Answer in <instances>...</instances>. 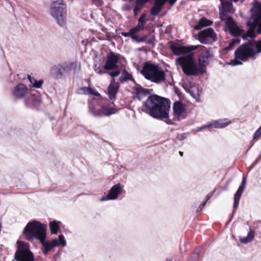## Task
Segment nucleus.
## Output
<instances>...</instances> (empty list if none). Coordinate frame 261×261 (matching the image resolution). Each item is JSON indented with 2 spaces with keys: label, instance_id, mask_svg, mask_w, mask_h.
Masks as SVG:
<instances>
[{
  "label": "nucleus",
  "instance_id": "24",
  "mask_svg": "<svg viewBox=\"0 0 261 261\" xmlns=\"http://www.w3.org/2000/svg\"><path fill=\"white\" fill-rule=\"evenodd\" d=\"M229 123V122L227 121V119H220L214 121L211 123L212 127L220 128L226 127Z\"/></svg>",
  "mask_w": 261,
  "mask_h": 261
},
{
  "label": "nucleus",
  "instance_id": "26",
  "mask_svg": "<svg viewBox=\"0 0 261 261\" xmlns=\"http://www.w3.org/2000/svg\"><path fill=\"white\" fill-rule=\"evenodd\" d=\"M39 100L38 97L31 96L28 97L25 100V105L29 108H32L36 103H37Z\"/></svg>",
  "mask_w": 261,
  "mask_h": 261
},
{
  "label": "nucleus",
  "instance_id": "37",
  "mask_svg": "<svg viewBox=\"0 0 261 261\" xmlns=\"http://www.w3.org/2000/svg\"><path fill=\"white\" fill-rule=\"evenodd\" d=\"M92 91V88L90 87H84L78 89L79 94H89Z\"/></svg>",
  "mask_w": 261,
  "mask_h": 261
},
{
  "label": "nucleus",
  "instance_id": "21",
  "mask_svg": "<svg viewBox=\"0 0 261 261\" xmlns=\"http://www.w3.org/2000/svg\"><path fill=\"white\" fill-rule=\"evenodd\" d=\"M146 17V14L141 15L138 19V24L134 28H132V31H134L136 34L140 31H143L147 20Z\"/></svg>",
  "mask_w": 261,
  "mask_h": 261
},
{
  "label": "nucleus",
  "instance_id": "28",
  "mask_svg": "<svg viewBox=\"0 0 261 261\" xmlns=\"http://www.w3.org/2000/svg\"><path fill=\"white\" fill-rule=\"evenodd\" d=\"M122 75L123 76H121L119 79V81L121 83H122L127 81H131L135 82V80L133 78L132 75L126 70H124L122 72Z\"/></svg>",
  "mask_w": 261,
  "mask_h": 261
},
{
  "label": "nucleus",
  "instance_id": "57",
  "mask_svg": "<svg viewBox=\"0 0 261 261\" xmlns=\"http://www.w3.org/2000/svg\"><path fill=\"white\" fill-rule=\"evenodd\" d=\"M255 140H252L251 142V145L249 149H248V150H247V152H248V150H249V149L252 147V146L253 145L254 143L255 142Z\"/></svg>",
  "mask_w": 261,
  "mask_h": 261
},
{
  "label": "nucleus",
  "instance_id": "30",
  "mask_svg": "<svg viewBox=\"0 0 261 261\" xmlns=\"http://www.w3.org/2000/svg\"><path fill=\"white\" fill-rule=\"evenodd\" d=\"M134 90L137 93L138 95H143V96H146L150 94V90L148 89H145L142 87L140 86L138 87H135L134 88Z\"/></svg>",
  "mask_w": 261,
  "mask_h": 261
},
{
  "label": "nucleus",
  "instance_id": "49",
  "mask_svg": "<svg viewBox=\"0 0 261 261\" xmlns=\"http://www.w3.org/2000/svg\"><path fill=\"white\" fill-rule=\"evenodd\" d=\"M90 95L96 96H100V94L98 92H97L96 90H94L92 89V91L90 92Z\"/></svg>",
  "mask_w": 261,
  "mask_h": 261
},
{
  "label": "nucleus",
  "instance_id": "8",
  "mask_svg": "<svg viewBox=\"0 0 261 261\" xmlns=\"http://www.w3.org/2000/svg\"><path fill=\"white\" fill-rule=\"evenodd\" d=\"M17 247L13 261H35L33 253L30 250L29 243L18 241Z\"/></svg>",
  "mask_w": 261,
  "mask_h": 261
},
{
  "label": "nucleus",
  "instance_id": "34",
  "mask_svg": "<svg viewBox=\"0 0 261 261\" xmlns=\"http://www.w3.org/2000/svg\"><path fill=\"white\" fill-rule=\"evenodd\" d=\"M88 107L89 112L91 113L94 117H99V109L96 110L92 103H89Z\"/></svg>",
  "mask_w": 261,
  "mask_h": 261
},
{
  "label": "nucleus",
  "instance_id": "2",
  "mask_svg": "<svg viewBox=\"0 0 261 261\" xmlns=\"http://www.w3.org/2000/svg\"><path fill=\"white\" fill-rule=\"evenodd\" d=\"M143 111L154 119L163 120L169 117L170 101L156 94L150 95L143 102Z\"/></svg>",
  "mask_w": 261,
  "mask_h": 261
},
{
  "label": "nucleus",
  "instance_id": "51",
  "mask_svg": "<svg viewBox=\"0 0 261 261\" xmlns=\"http://www.w3.org/2000/svg\"><path fill=\"white\" fill-rule=\"evenodd\" d=\"M164 120H165V122H166V124L168 125H173L174 124L172 120L169 119V118L167 119H164Z\"/></svg>",
  "mask_w": 261,
  "mask_h": 261
},
{
  "label": "nucleus",
  "instance_id": "44",
  "mask_svg": "<svg viewBox=\"0 0 261 261\" xmlns=\"http://www.w3.org/2000/svg\"><path fill=\"white\" fill-rule=\"evenodd\" d=\"M94 70L99 74H102L105 73V71H103L100 69H99V66H97V64L94 65Z\"/></svg>",
  "mask_w": 261,
  "mask_h": 261
},
{
  "label": "nucleus",
  "instance_id": "27",
  "mask_svg": "<svg viewBox=\"0 0 261 261\" xmlns=\"http://www.w3.org/2000/svg\"><path fill=\"white\" fill-rule=\"evenodd\" d=\"M230 32V33L234 36L237 37H241L242 38L243 35H244L245 33H243V31L240 29L237 25H234L232 28L228 29Z\"/></svg>",
  "mask_w": 261,
  "mask_h": 261
},
{
  "label": "nucleus",
  "instance_id": "13",
  "mask_svg": "<svg viewBox=\"0 0 261 261\" xmlns=\"http://www.w3.org/2000/svg\"><path fill=\"white\" fill-rule=\"evenodd\" d=\"M173 110L175 120L179 121L181 119L186 118V106L181 101H176L174 102L173 106Z\"/></svg>",
  "mask_w": 261,
  "mask_h": 261
},
{
  "label": "nucleus",
  "instance_id": "39",
  "mask_svg": "<svg viewBox=\"0 0 261 261\" xmlns=\"http://www.w3.org/2000/svg\"><path fill=\"white\" fill-rule=\"evenodd\" d=\"M146 38V36L138 38V37L136 34L135 36L132 37V40H135L137 42H145Z\"/></svg>",
  "mask_w": 261,
  "mask_h": 261
},
{
  "label": "nucleus",
  "instance_id": "54",
  "mask_svg": "<svg viewBox=\"0 0 261 261\" xmlns=\"http://www.w3.org/2000/svg\"><path fill=\"white\" fill-rule=\"evenodd\" d=\"M212 194H208L205 197V201L207 202V200L210 198V197L212 196Z\"/></svg>",
  "mask_w": 261,
  "mask_h": 261
},
{
  "label": "nucleus",
  "instance_id": "38",
  "mask_svg": "<svg viewBox=\"0 0 261 261\" xmlns=\"http://www.w3.org/2000/svg\"><path fill=\"white\" fill-rule=\"evenodd\" d=\"M240 198H241V197H239V196H237L234 195L232 215L234 214V213H235V212L239 205Z\"/></svg>",
  "mask_w": 261,
  "mask_h": 261
},
{
  "label": "nucleus",
  "instance_id": "23",
  "mask_svg": "<svg viewBox=\"0 0 261 261\" xmlns=\"http://www.w3.org/2000/svg\"><path fill=\"white\" fill-rule=\"evenodd\" d=\"M116 110L113 108L107 106H102L99 109V117L102 116H109L116 113Z\"/></svg>",
  "mask_w": 261,
  "mask_h": 261
},
{
  "label": "nucleus",
  "instance_id": "16",
  "mask_svg": "<svg viewBox=\"0 0 261 261\" xmlns=\"http://www.w3.org/2000/svg\"><path fill=\"white\" fill-rule=\"evenodd\" d=\"M29 93L28 87L23 84L19 83L14 87L12 94L17 99L24 98Z\"/></svg>",
  "mask_w": 261,
  "mask_h": 261
},
{
  "label": "nucleus",
  "instance_id": "3",
  "mask_svg": "<svg viewBox=\"0 0 261 261\" xmlns=\"http://www.w3.org/2000/svg\"><path fill=\"white\" fill-rule=\"evenodd\" d=\"M261 53V43L257 40H249L242 44L234 52L236 60H231L229 64L236 66L242 64V61H246L249 58H253Z\"/></svg>",
  "mask_w": 261,
  "mask_h": 261
},
{
  "label": "nucleus",
  "instance_id": "46",
  "mask_svg": "<svg viewBox=\"0 0 261 261\" xmlns=\"http://www.w3.org/2000/svg\"><path fill=\"white\" fill-rule=\"evenodd\" d=\"M206 202L204 201L202 203H201L200 205L199 206L197 210V213H200L201 211V209H202L204 206L206 204Z\"/></svg>",
  "mask_w": 261,
  "mask_h": 261
},
{
  "label": "nucleus",
  "instance_id": "4",
  "mask_svg": "<svg viewBox=\"0 0 261 261\" xmlns=\"http://www.w3.org/2000/svg\"><path fill=\"white\" fill-rule=\"evenodd\" d=\"M140 73L146 80L155 84H160L166 80L163 69L158 64L149 62L144 64Z\"/></svg>",
  "mask_w": 261,
  "mask_h": 261
},
{
  "label": "nucleus",
  "instance_id": "45",
  "mask_svg": "<svg viewBox=\"0 0 261 261\" xmlns=\"http://www.w3.org/2000/svg\"><path fill=\"white\" fill-rule=\"evenodd\" d=\"M141 9V7H140L139 6H135V7H134V8L133 9L135 16H137L138 14V13Z\"/></svg>",
  "mask_w": 261,
  "mask_h": 261
},
{
  "label": "nucleus",
  "instance_id": "35",
  "mask_svg": "<svg viewBox=\"0 0 261 261\" xmlns=\"http://www.w3.org/2000/svg\"><path fill=\"white\" fill-rule=\"evenodd\" d=\"M254 238V234L250 232L246 237L240 238V241L243 244H247L250 242Z\"/></svg>",
  "mask_w": 261,
  "mask_h": 261
},
{
  "label": "nucleus",
  "instance_id": "53",
  "mask_svg": "<svg viewBox=\"0 0 261 261\" xmlns=\"http://www.w3.org/2000/svg\"><path fill=\"white\" fill-rule=\"evenodd\" d=\"M152 41L151 39H147V37L146 36L145 43L146 44H151L152 43Z\"/></svg>",
  "mask_w": 261,
  "mask_h": 261
},
{
  "label": "nucleus",
  "instance_id": "58",
  "mask_svg": "<svg viewBox=\"0 0 261 261\" xmlns=\"http://www.w3.org/2000/svg\"><path fill=\"white\" fill-rule=\"evenodd\" d=\"M255 140H252L251 142V145L249 149H248V150H247V152H248V150H249V149L252 147V146L253 145L254 143L255 142Z\"/></svg>",
  "mask_w": 261,
  "mask_h": 261
},
{
  "label": "nucleus",
  "instance_id": "12",
  "mask_svg": "<svg viewBox=\"0 0 261 261\" xmlns=\"http://www.w3.org/2000/svg\"><path fill=\"white\" fill-rule=\"evenodd\" d=\"M201 46L202 47L198 48H200L201 50L198 58V64L200 66L205 68L213 57L214 54L212 48H205L204 46Z\"/></svg>",
  "mask_w": 261,
  "mask_h": 261
},
{
  "label": "nucleus",
  "instance_id": "41",
  "mask_svg": "<svg viewBox=\"0 0 261 261\" xmlns=\"http://www.w3.org/2000/svg\"><path fill=\"white\" fill-rule=\"evenodd\" d=\"M261 136V125L260 127L255 131L253 135V140H257Z\"/></svg>",
  "mask_w": 261,
  "mask_h": 261
},
{
  "label": "nucleus",
  "instance_id": "17",
  "mask_svg": "<svg viewBox=\"0 0 261 261\" xmlns=\"http://www.w3.org/2000/svg\"><path fill=\"white\" fill-rule=\"evenodd\" d=\"M221 5L219 7V15L227 14V13L232 14L234 12L231 2L226 0H220Z\"/></svg>",
  "mask_w": 261,
  "mask_h": 261
},
{
  "label": "nucleus",
  "instance_id": "42",
  "mask_svg": "<svg viewBox=\"0 0 261 261\" xmlns=\"http://www.w3.org/2000/svg\"><path fill=\"white\" fill-rule=\"evenodd\" d=\"M149 1V0H136V6H139L142 8V7L143 6Z\"/></svg>",
  "mask_w": 261,
  "mask_h": 261
},
{
  "label": "nucleus",
  "instance_id": "7",
  "mask_svg": "<svg viewBox=\"0 0 261 261\" xmlns=\"http://www.w3.org/2000/svg\"><path fill=\"white\" fill-rule=\"evenodd\" d=\"M50 13L61 27H64L66 23V6L63 0L54 2L51 6Z\"/></svg>",
  "mask_w": 261,
  "mask_h": 261
},
{
  "label": "nucleus",
  "instance_id": "43",
  "mask_svg": "<svg viewBox=\"0 0 261 261\" xmlns=\"http://www.w3.org/2000/svg\"><path fill=\"white\" fill-rule=\"evenodd\" d=\"M120 71L115 70L112 72L105 71V73H107L112 77H116L117 76L120 74Z\"/></svg>",
  "mask_w": 261,
  "mask_h": 261
},
{
  "label": "nucleus",
  "instance_id": "5",
  "mask_svg": "<svg viewBox=\"0 0 261 261\" xmlns=\"http://www.w3.org/2000/svg\"><path fill=\"white\" fill-rule=\"evenodd\" d=\"M80 69V63L77 61L65 62L54 65L50 69V74L57 80L65 79L71 72H78Z\"/></svg>",
  "mask_w": 261,
  "mask_h": 261
},
{
  "label": "nucleus",
  "instance_id": "32",
  "mask_svg": "<svg viewBox=\"0 0 261 261\" xmlns=\"http://www.w3.org/2000/svg\"><path fill=\"white\" fill-rule=\"evenodd\" d=\"M200 252V248L198 247L196 248L191 256L189 257L188 261H196V259L198 258Z\"/></svg>",
  "mask_w": 261,
  "mask_h": 261
},
{
  "label": "nucleus",
  "instance_id": "18",
  "mask_svg": "<svg viewBox=\"0 0 261 261\" xmlns=\"http://www.w3.org/2000/svg\"><path fill=\"white\" fill-rule=\"evenodd\" d=\"M250 11L252 14L249 17L248 21H250L254 19H258L261 17V4L256 2L254 3L253 6L251 8Z\"/></svg>",
  "mask_w": 261,
  "mask_h": 261
},
{
  "label": "nucleus",
  "instance_id": "25",
  "mask_svg": "<svg viewBox=\"0 0 261 261\" xmlns=\"http://www.w3.org/2000/svg\"><path fill=\"white\" fill-rule=\"evenodd\" d=\"M212 23L211 21L206 19L205 18H202L199 20L198 24L195 25L194 29L197 30H200L204 27L211 25Z\"/></svg>",
  "mask_w": 261,
  "mask_h": 261
},
{
  "label": "nucleus",
  "instance_id": "50",
  "mask_svg": "<svg viewBox=\"0 0 261 261\" xmlns=\"http://www.w3.org/2000/svg\"><path fill=\"white\" fill-rule=\"evenodd\" d=\"M93 2L97 6H101L103 4L102 0H93Z\"/></svg>",
  "mask_w": 261,
  "mask_h": 261
},
{
  "label": "nucleus",
  "instance_id": "55",
  "mask_svg": "<svg viewBox=\"0 0 261 261\" xmlns=\"http://www.w3.org/2000/svg\"><path fill=\"white\" fill-rule=\"evenodd\" d=\"M177 0H168L169 4L172 6L174 4Z\"/></svg>",
  "mask_w": 261,
  "mask_h": 261
},
{
  "label": "nucleus",
  "instance_id": "11",
  "mask_svg": "<svg viewBox=\"0 0 261 261\" xmlns=\"http://www.w3.org/2000/svg\"><path fill=\"white\" fill-rule=\"evenodd\" d=\"M198 39L203 44H211L217 40V34L211 28L205 29L198 33Z\"/></svg>",
  "mask_w": 261,
  "mask_h": 261
},
{
  "label": "nucleus",
  "instance_id": "62",
  "mask_svg": "<svg viewBox=\"0 0 261 261\" xmlns=\"http://www.w3.org/2000/svg\"><path fill=\"white\" fill-rule=\"evenodd\" d=\"M166 261H173V260L170 259H166Z\"/></svg>",
  "mask_w": 261,
  "mask_h": 261
},
{
  "label": "nucleus",
  "instance_id": "36",
  "mask_svg": "<svg viewBox=\"0 0 261 261\" xmlns=\"http://www.w3.org/2000/svg\"><path fill=\"white\" fill-rule=\"evenodd\" d=\"M240 42V39L239 38H233L231 40V42L229 43L228 46L226 47L227 50H231L233 46Z\"/></svg>",
  "mask_w": 261,
  "mask_h": 261
},
{
  "label": "nucleus",
  "instance_id": "10",
  "mask_svg": "<svg viewBox=\"0 0 261 261\" xmlns=\"http://www.w3.org/2000/svg\"><path fill=\"white\" fill-rule=\"evenodd\" d=\"M247 25L249 27L248 30L243 35L242 38L247 40L248 38L254 39L256 37L255 31L258 34H261V17L258 19H254L250 21H247Z\"/></svg>",
  "mask_w": 261,
  "mask_h": 261
},
{
  "label": "nucleus",
  "instance_id": "60",
  "mask_svg": "<svg viewBox=\"0 0 261 261\" xmlns=\"http://www.w3.org/2000/svg\"><path fill=\"white\" fill-rule=\"evenodd\" d=\"M179 154H180L181 156H182V155H183V152L179 151Z\"/></svg>",
  "mask_w": 261,
  "mask_h": 261
},
{
  "label": "nucleus",
  "instance_id": "56",
  "mask_svg": "<svg viewBox=\"0 0 261 261\" xmlns=\"http://www.w3.org/2000/svg\"><path fill=\"white\" fill-rule=\"evenodd\" d=\"M136 98H137L139 100H140H140H141V99H141V97H140V95H138V94H137V95H136Z\"/></svg>",
  "mask_w": 261,
  "mask_h": 261
},
{
  "label": "nucleus",
  "instance_id": "14",
  "mask_svg": "<svg viewBox=\"0 0 261 261\" xmlns=\"http://www.w3.org/2000/svg\"><path fill=\"white\" fill-rule=\"evenodd\" d=\"M122 190V187L120 183L114 185L109 191L108 194L100 199V201H105L116 199L121 193Z\"/></svg>",
  "mask_w": 261,
  "mask_h": 261
},
{
  "label": "nucleus",
  "instance_id": "48",
  "mask_svg": "<svg viewBox=\"0 0 261 261\" xmlns=\"http://www.w3.org/2000/svg\"><path fill=\"white\" fill-rule=\"evenodd\" d=\"M261 160V154L259 155V156L256 159V160L252 163L251 167H254Z\"/></svg>",
  "mask_w": 261,
  "mask_h": 261
},
{
  "label": "nucleus",
  "instance_id": "29",
  "mask_svg": "<svg viewBox=\"0 0 261 261\" xmlns=\"http://www.w3.org/2000/svg\"><path fill=\"white\" fill-rule=\"evenodd\" d=\"M28 77L33 87L39 88L43 84V80L37 81L34 77H32L30 75H28Z\"/></svg>",
  "mask_w": 261,
  "mask_h": 261
},
{
  "label": "nucleus",
  "instance_id": "52",
  "mask_svg": "<svg viewBox=\"0 0 261 261\" xmlns=\"http://www.w3.org/2000/svg\"><path fill=\"white\" fill-rule=\"evenodd\" d=\"M202 129H205V128H209V127H212V124L211 123L209 124H207V125H203L202 126H201Z\"/></svg>",
  "mask_w": 261,
  "mask_h": 261
},
{
  "label": "nucleus",
  "instance_id": "20",
  "mask_svg": "<svg viewBox=\"0 0 261 261\" xmlns=\"http://www.w3.org/2000/svg\"><path fill=\"white\" fill-rule=\"evenodd\" d=\"M119 88V85L118 83H115V80L111 82L108 88V92L109 98L111 100H114L116 98V95Z\"/></svg>",
  "mask_w": 261,
  "mask_h": 261
},
{
  "label": "nucleus",
  "instance_id": "6",
  "mask_svg": "<svg viewBox=\"0 0 261 261\" xmlns=\"http://www.w3.org/2000/svg\"><path fill=\"white\" fill-rule=\"evenodd\" d=\"M46 225L34 220L27 224L23 229V233L29 241L33 239L39 240L42 237L46 235Z\"/></svg>",
  "mask_w": 261,
  "mask_h": 261
},
{
  "label": "nucleus",
  "instance_id": "15",
  "mask_svg": "<svg viewBox=\"0 0 261 261\" xmlns=\"http://www.w3.org/2000/svg\"><path fill=\"white\" fill-rule=\"evenodd\" d=\"M118 61L119 55L111 51L108 56L107 60L103 66V68L106 70L115 69L118 67L117 63Z\"/></svg>",
  "mask_w": 261,
  "mask_h": 261
},
{
  "label": "nucleus",
  "instance_id": "59",
  "mask_svg": "<svg viewBox=\"0 0 261 261\" xmlns=\"http://www.w3.org/2000/svg\"><path fill=\"white\" fill-rule=\"evenodd\" d=\"M203 129L202 128V127H199L197 130V132H200L201 130H202Z\"/></svg>",
  "mask_w": 261,
  "mask_h": 261
},
{
  "label": "nucleus",
  "instance_id": "31",
  "mask_svg": "<svg viewBox=\"0 0 261 261\" xmlns=\"http://www.w3.org/2000/svg\"><path fill=\"white\" fill-rule=\"evenodd\" d=\"M60 222H57L56 221H53L49 223V228L51 230V234H57L59 229H60V226L59 223Z\"/></svg>",
  "mask_w": 261,
  "mask_h": 261
},
{
  "label": "nucleus",
  "instance_id": "9",
  "mask_svg": "<svg viewBox=\"0 0 261 261\" xmlns=\"http://www.w3.org/2000/svg\"><path fill=\"white\" fill-rule=\"evenodd\" d=\"M46 236L42 237L38 240L40 241L43 249L42 250L43 253L46 255L52 248L61 245L62 247H65L66 245V241L63 234H60L58 239H55L49 241L46 240Z\"/></svg>",
  "mask_w": 261,
  "mask_h": 261
},
{
  "label": "nucleus",
  "instance_id": "19",
  "mask_svg": "<svg viewBox=\"0 0 261 261\" xmlns=\"http://www.w3.org/2000/svg\"><path fill=\"white\" fill-rule=\"evenodd\" d=\"M167 0H154V4L151 8L150 14L152 16H156L161 12Z\"/></svg>",
  "mask_w": 261,
  "mask_h": 261
},
{
  "label": "nucleus",
  "instance_id": "40",
  "mask_svg": "<svg viewBox=\"0 0 261 261\" xmlns=\"http://www.w3.org/2000/svg\"><path fill=\"white\" fill-rule=\"evenodd\" d=\"M121 34L124 37L129 36L131 38L132 37L135 36V32L133 31H132V29H130L128 32H122Z\"/></svg>",
  "mask_w": 261,
  "mask_h": 261
},
{
  "label": "nucleus",
  "instance_id": "33",
  "mask_svg": "<svg viewBox=\"0 0 261 261\" xmlns=\"http://www.w3.org/2000/svg\"><path fill=\"white\" fill-rule=\"evenodd\" d=\"M245 184H246V179L245 177H243L242 182H241V184L239 186L238 190L237 191V192L234 195L235 196L241 197V195L244 191V189Z\"/></svg>",
  "mask_w": 261,
  "mask_h": 261
},
{
  "label": "nucleus",
  "instance_id": "22",
  "mask_svg": "<svg viewBox=\"0 0 261 261\" xmlns=\"http://www.w3.org/2000/svg\"><path fill=\"white\" fill-rule=\"evenodd\" d=\"M220 18L221 19V21L225 22L228 29H229L237 25L232 17L228 14L220 15Z\"/></svg>",
  "mask_w": 261,
  "mask_h": 261
},
{
  "label": "nucleus",
  "instance_id": "47",
  "mask_svg": "<svg viewBox=\"0 0 261 261\" xmlns=\"http://www.w3.org/2000/svg\"><path fill=\"white\" fill-rule=\"evenodd\" d=\"M176 138L180 141L184 140L186 138V136L185 134H179L176 137Z\"/></svg>",
  "mask_w": 261,
  "mask_h": 261
},
{
  "label": "nucleus",
  "instance_id": "61",
  "mask_svg": "<svg viewBox=\"0 0 261 261\" xmlns=\"http://www.w3.org/2000/svg\"><path fill=\"white\" fill-rule=\"evenodd\" d=\"M239 0H230V1H233L234 2H237L238 1H239Z\"/></svg>",
  "mask_w": 261,
  "mask_h": 261
},
{
  "label": "nucleus",
  "instance_id": "1",
  "mask_svg": "<svg viewBox=\"0 0 261 261\" xmlns=\"http://www.w3.org/2000/svg\"><path fill=\"white\" fill-rule=\"evenodd\" d=\"M202 47L201 45H190L188 47L172 44L170 49L172 53L179 57L176 62L181 66L183 72L187 76L203 74L206 72V68L198 66L193 57V51Z\"/></svg>",
  "mask_w": 261,
  "mask_h": 261
}]
</instances>
